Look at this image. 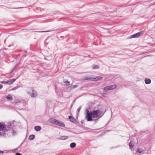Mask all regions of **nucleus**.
<instances>
[{
    "mask_svg": "<svg viewBox=\"0 0 155 155\" xmlns=\"http://www.w3.org/2000/svg\"><path fill=\"white\" fill-rule=\"evenodd\" d=\"M81 107H79L77 109V114H78V113H79L81 109Z\"/></svg>",
    "mask_w": 155,
    "mask_h": 155,
    "instance_id": "nucleus-26",
    "label": "nucleus"
},
{
    "mask_svg": "<svg viewBox=\"0 0 155 155\" xmlns=\"http://www.w3.org/2000/svg\"><path fill=\"white\" fill-rule=\"evenodd\" d=\"M7 100H9V101H12V97H5Z\"/></svg>",
    "mask_w": 155,
    "mask_h": 155,
    "instance_id": "nucleus-30",
    "label": "nucleus"
},
{
    "mask_svg": "<svg viewBox=\"0 0 155 155\" xmlns=\"http://www.w3.org/2000/svg\"><path fill=\"white\" fill-rule=\"evenodd\" d=\"M5 41H6V40H5V41H4V42H5Z\"/></svg>",
    "mask_w": 155,
    "mask_h": 155,
    "instance_id": "nucleus-40",
    "label": "nucleus"
},
{
    "mask_svg": "<svg viewBox=\"0 0 155 155\" xmlns=\"http://www.w3.org/2000/svg\"><path fill=\"white\" fill-rule=\"evenodd\" d=\"M12 129H7L5 131L2 132V136L4 137L15 136L16 134V131L12 130Z\"/></svg>",
    "mask_w": 155,
    "mask_h": 155,
    "instance_id": "nucleus-2",
    "label": "nucleus"
},
{
    "mask_svg": "<svg viewBox=\"0 0 155 155\" xmlns=\"http://www.w3.org/2000/svg\"><path fill=\"white\" fill-rule=\"evenodd\" d=\"M2 136V132H0V136Z\"/></svg>",
    "mask_w": 155,
    "mask_h": 155,
    "instance_id": "nucleus-37",
    "label": "nucleus"
},
{
    "mask_svg": "<svg viewBox=\"0 0 155 155\" xmlns=\"http://www.w3.org/2000/svg\"><path fill=\"white\" fill-rule=\"evenodd\" d=\"M18 150L17 148H15L14 150H12V152L15 153L17 152Z\"/></svg>",
    "mask_w": 155,
    "mask_h": 155,
    "instance_id": "nucleus-29",
    "label": "nucleus"
},
{
    "mask_svg": "<svg viewBox=\"0 0 155 155\" xmlns=\"http://www.w3.org/2000/svg\"><path fill=\"white\" fill-rule=\"evenodd\" d=\"M68 118L70 119V121L74 123H77V120L76 119L74 118L72 116H68Z\"/></svg>",
    "mask_w": 155,
    "mask_h": 155,
    "instance_id": "nucleus-9",
    "label": "nucleus"
},
{
    "mask_svg": "<svg viewBox=\"0 0 155 155\" xmlns=\"http://www.w3.org/2000/svg\"><path fill=\"white\" fill-rule=\"evenodd\" d=\"M6 97H11V96L10 95H8L6 96Z\"/></svg>",
    "mask_w": 155,
    "mask_h": 155,
    "instance_id": "nucleus-38",
    "label": "nucleus"
},
{
    "mask_svg": "<svg viewBox=\"0 0 155 155\" xmlns=\"http://www.w3.org/2000/svg\"><path fill=\"white\" fill-rule=\"evenodd\" d=\"M6 128V125L3 124L2 123H0V131L2 130L4 131Z\"/></svg>",
    "mask_w": 155,
    "mask_h": 155,
    "instance_id": "nucleus-8",
    "label": "nucleus"
},
{
    "mask_svg": "<svg viewBox=\"0 0 155 155\" xmlns=\"http://www.w3.org/2000/svg\"><path fill=\"white\" fill-rule=\"evenodd\" d=\"M7 84H11L13 83L11 79L8 80L7 81Z\"/></svg>",
    "mask_w": 155,
    "mask_h": 155,
    "instance_id": "nucleus-22",
    "label": "nucleus"
},
{
    "mask_svg": "<svg viewBox=\"0 0 155 155\" xmlns=\"http://www.w3.org/2000/svg\"><path fill=\"white\" fill-rule=\"evenodd\" d=\"M85 80L92 81H97L96 77L95 78H86Z\"/></svg>",
    "mask_w": 155,
    "mask_h": 155,
    "instance_id": "nucleus-10",
    "label": "nucleus"
},
{
    "mask_svg": "<svg viewBox=\"0 0 155 155\" xmlns=\"http://www.w3.org/2000/svg\"><path fill=\"white\" fill-rule=\"evenodd\" d=\"M34 129L35 130H36V131H40L41 130V127L40 126H35V127Z\"/></svg>",
    "mask_w": 155,
    "mask_h": 155,
    "instance_id": "nucleus-16",
    "label": "nucleus"
},
{
    "mask_svg": "<svg viewBox=\"0 0 155 155\" xmlns=\"http://www.w3.org/2000/svg\"><path fill=\"white\" fill-rule=\"evenodd\" d=\"M15 102V103H22L24 104V105H26L27 104V102L26 101L24 100H19L18 99H15L14 101Z\"/></svg>",
    "mask_w": 155,
    "mask_h": 155,
    "instance_id": "nucleus-6",
    "label": "nucleus"
},
{
    "mask_svg": "<svg viewBox=\"0 0 155 155\" xmlns=\"http://www.w3.org/2000/svg\"><path fill=\"white\" fill-rule=\"evenodd\" d=\"M3 85L2 84H0V89H2L3 87Z\"/></svg>",
    "mask_w": 155,
    "mask_h": 155,
    "instance_id": "nucleus-35",
    "label": "nucleus"
},
{
    "mask_svg": "<svg viewBox=\"0 0 155 155\" xmlns=\"http://www.w3.org/2000/svg\"><path fill=\"white\" fill-rule=\"evenodd\" d=\"M143 151V150L141 149L140 148H138L137 149L136 152H138L139 153H142Z\"/></svg>",
    "mask_w": 155,
    "mask_h": 155,
    "instance_id": "nucleus-21",
    "label": "nucleus"
},
{
    "mask_svg": "<svg viewBox=\"0 0 155 155\" xmlns=\"http://www.w3.org/2000/svg\"><path fill=\"white\" fill-rule=\"evenodd\" d=\"M109 90H110L108 86L105 87L103 89V91L104 92H106Z\"/></svg>",
    "mask_w": 155,
    "mask_h": 155,
    "instance_id": "nucleus-18",
    "label": "nucleus"
},
{
    "mask_svg": "<svg viewBox=\"0 0 155 155\" xmlns=\"http://www.w3.org/2000/svg\"><path fill=\"white\" fill-rule=\"evenodd\" d=\"M144 32V31H141L133 35L130 36V38H138L141 35H142L143 34Z\"/></svg>",
    "mask_w": 155,
    "mask_h": 155,
    "instance_id": "nucleus-4",
    "label": "nucleus"
},
{
    "mask_svg": "<svg viewBox=\"0 0 155 155\" xmlns=\"http://www.w3.org/2000/svg\"><path fill=\"white\" fill-rule=\"evenodd\" d=\"M38 31L37 32H49V31Z\"/></svg>",
    "mask_w": 155,
    "mask_h": 155,
    "instance_id": "nucleus-27",
    "label": "nucleus"
},
{
    "mask_svg": "<svg viewBox=\"0 0 155 155\" xmlns=\"http://www.w3.org/2000/svg\"><path fill=\"white\" fill-rule=\"evenodd\" d=\"M14 127V125L13 123L11 122H8L7 124V126H6V127L8 129H13Z\"/></svg>",
    "mask_w": 155,
    "mask_h": 155,
    "instance_id": "nucleus-5",
    "label": "nucleus"
},
{
    "mask_svg": "<svg viewBox=\"0 0 155 155\" xmlns=\"http://www.w3.org/2000/svg\"><path fill=\"white\" fill-rule=\"evenodd\" d=\"M11 80H12V82L13 83L14 82L16 81V79H11Z\"/></svg>",
    "mask_w": 155,
    "mask_h": 155,
    "instance_id": "nucleus-32",
    "label": "nucleus"
},
{
    "mask_svg": "<svg viewBox=\"0 0 155 155\" xmlns=\"http://www.w3.org/2000/svg\"><path fill=\"white\" fill-rule=\"evenodd\" d=\"M15 155H21V154L19 153H17Z\"/></svg>",
    "mask_w": 155,
    "mask_h": 155,
    "instance_id": "nucleus-33",
    "label": "nucleus"
},
{
    "mask_svg": "<svg viewBox=\"0 0 155 155\" xmlns=\"http://www.w3.org/2000/svg\"><path fill=\"white\" fill-rule=\"evenodd\" d=\"M64 83L66 84V86H68L70 84V82L68 81H66L64 82Z\"/></svg>",
    "mask_w": 155,
    "mask_h": 155,
    "instance_id": "nucleus-24",
    "label": "nucleus"
},
{
    "mask_svg": "<svg viewBox=\"0 0 155 155\" xmlns=\"http://www.w3.org/2000/svg\"><path fill=\"white\" fill-rule=\"evenodd\" d=\"M55 125L62 127H65V124L63 122H60L58 120L55 123Z\"/></svg>",
    "mask_w": 155,
    "mask_h": 155,
    "instance_id": "nucleus-7",
    "label": "nucleus"
},
{
    "mask_svg": "<svg viewBox=\"0 0 155 155\" xmlns=\"http://www.w3.org/2000/svg\"><path fill=\"white\" fill-rule=\"evenodd\" d=\"M19 87L18 86H16L14 87H13V88H12V90H16V89H17Z\"/></svg>",
    "mask_w": 155,
    "mask_h": 155,
    "instance_id": "nucleus-28",
    "label": "nucleus"
},
{
    "mask_svg": "<svg viewBox=\"0 0 155 155\" xmlns=\"http://www.w3.org/2000/svg\"><path fill=\"white\" fill-rule=\"evenodd\" d=\"M35 137V136L34 135H31L29 136L28 139L30 140H32L34 139Z\"/></svg>",
    "mask_w": 155,
    "mask_h": 155,
    "instance_id": "nucleus-19",
    "label": "nucleus"
},
{
    "mask_svg": "<svg viewBox=\"0 0 155 155\" xmlns=\"http://www.w3.org/2000/svg\"><path fill=\"white\" fill-rule=\"evenodd\" d=\"M106 111V110L103 111L97 109L89 111L87 110L86 119L87 121H94V123L96 124L98 121L99 119L102 117Z\"/></svg>",
    "mask_w": 155,
    "mask_h": 155,
    "instance_id": "nucleus-1",
    "label": "nucleus"
},
{
    "mask_svg": "<svg viewBox=\"0 0 155 155\" xmlns=\"http://www.w3.org/2000/svg\"><path fill=\"white\" fill-rule=\"evenodd\" d=\"M68 138L69 137L68 136H62L60 137V138H59V139L61 140H64Z\"/></svg>",
    "mask_w": 155,
    "mask_h": 155,
    "instance_id": "nucleus-15",
    "label": "nucleus"
},
{
    "mask_svg": "<svg viewBox=\"0 0 155 155\" xmlns=\"http://www.w3.org/2000/svg\"><path fill=\"white\" fill-rule=\"evenodd\" d=\"M145 83L146 84H149L151 83V80L150 79L146 78L144 80Z\"/></svg>",
    "mask_w": 155,
    "mask_h": 155,
    "instance_id": "nucleus-14",
    "label": "nucleus"
},
{
    "mask_svg": "<svg viewBox=\"0 0 155 155\" xmlns=\"http://www.w3.org/2000/svg\"><path fill=\"white\" fill-rule=\"evenodd\" d=\"M28 93L31 97H36L38 95L37 92L33 88L30 89V91L28 92Z\"/></svg>",
    "mask_w": 155,
    "mask_h": 155,
    "instance_id": "nucleus-3",
    "label": "nucleus"
},
{
    "mask_svg": "<svg viewBox=\"0 0 155 155\" xmlns=\"http://www.w3.org/2000/svg\"><path fill=\"white\" fill-rule=\"evenodd\" d=\"M76 146V144L75 143L73 142L71 143L70 144V147L71 148H74Z\"/></svg>",
    "mask_w": 155,
    "mask_h": 155,
    "instance_id": "nucleus-17",
    "label": "nucleus"
},
{
    "mask_svg": "<svg viewBox=\"0 0 155 155\" xmlns=\"http://www.w3.org/2000/svg\"><path fill=\"white\" fill-rule=\"evenodd\" d=\"M99 67L97 65H95L93 66V68L94 69H98Z\"/></svg>",
    "mask_w": 155,
    "mask_h": 155,
    "instance_id": "nucleus-25",
    "label": "nucleus"
},
{
    "mask_svg": "<svg viewBox=\"0 0 155 155\" xmlns=\"http://www.w3.org/2000/svg\"><path fill=\"white\" fill-rule=\"evenodd\" d=\"M78 85H72L71 86L69 87V88H70L71 89H73L74 88H76L78 87Z\"/></svg>",
    "mask_w": 155,
    "mask_h": 155,
    "instance_id": "nucleus-20",
    "label": "nucleus"
},
{
    "mask_svg": "<svg viewBox=\"0 0 155 155\" xmlns=\"http://www.w3.org/2000/svg\"><path fill=\"white\" fill-rule=\"evenodd\" d=\"M88 57H90V55H88Z\"/></svg>",
    "mask_w": 155,
    "mask_h": 155,
    "instance_id": "nucleus-39",
    "label": "nucleus"
},
{
    "mask_svg": "<svg viewBox=\"0 0 155 155\" xmlns=\"http://www.w3.org/2000/svg\"><path fill=\"white\" fill-rule=\"evenodd\" d=\"M97 81L101 80L103 79V78L100 76H97L96 77Z\"/></svg>",
    "mask_w": 155,
    "mask_h": 155,
    "instance_id": "nucleus-23",
    "label": "nucleus"
},
{
    "mask_svg": "<svg viewBox=\"0 0 155 155\" xmlns=\"http://www.w3.org/2000/svg\"><path fill=\"white\" fill-rule=\"evenodd\" d=\"M110 90L115 89L117 87L116 85H112L108 86Z\"/></svg>",
    "mask_w": 155,
    "mask_h": 155,
    "instance_id": "nucleus-13",
    "label": "nucleus"
},
{
    "mask_svg": "<svg viewBox=\"0 0 155 155\" xmlns=\"http://www.w3.org/2000/svg\"><path fill=\"white\" fill-rule=\"evenodd\" d=\"M1 83L4 84H7V81H2L1 82Z\"/></svg>",
    "mask_w": 155,
    "mask_h": 155,
    "instance_id": "nucleus-31",
    "label": "nucleus"
},
{
    "mask_svg": "<svg viewBox=\"0 0 155 155\" xmlns=\"http://www.w3.org/2000/svg\"><path fill=\"white\" fill-rule=\"evenodd\" d=\"M23 8L24 7H21L16 8H15L16 9H18Z\"/></svg>",
    "mask_w": 155,
    "mask_h": 155,
    "instance_id": "nucleus-34",
    "label": "nucleus"
},
{
    "mask_svg": "<svg viewBox=\"0 0 155 155\" xmlns=\"http://www.w3.org/2000/svg\"><path fill=\"white\" fill-rule=\"evenodd\" d=\"M129 146L130 149H132L134 146V141L133 140L130 141L129 143Z\"/></svg>",
    "mask_w": 155,
    "mask_h": 155,
    "instance_id": "nucleus-12",
    "label": "nucleus"
},
{
    "mask_svg": "<svg viewBox=\"0 0 155 155\" xmlns=\"http://www.w3.org/2000/svg\"><path fill=\"white\" fill-rule=\"evenodd\" d=\"M48 121L50 123L55 124V123H56L57 120L54 118H51L49 119Z\"/></svg>",
    "mask_w": 155,
    "mask_h": 155,
    "instance_id": "nucleus-11",
    "label": "nucleus"
},
{
    "mask_svg": "<svg viewBox=\"0 0 155 155\" xmlns=\"http://www.w3.org/2000/svg\"><path fill=\"white\" fill-rule=\"evenodd\" d=\"M4 153V151L2 150H0V153Z\"/></svg>",
    "mask_w": 155,
    "mask_h": 155,
    "instance_id": "nucleus-36",
    "label": "nucleus"
}]
</instances>
